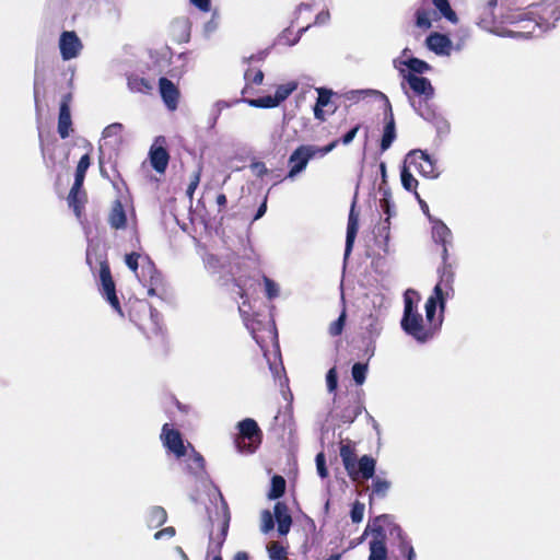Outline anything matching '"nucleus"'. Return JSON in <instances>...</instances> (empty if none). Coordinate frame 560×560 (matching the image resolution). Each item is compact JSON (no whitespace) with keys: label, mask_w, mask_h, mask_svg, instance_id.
I'll use <instances>...</instances> for the list:
<instances>
[{"label":"nucleus","mask_w":560,"mask_h":560,"mask_svg":"<svg viewBox=\"0 0 560 560\" xmlns=\"http://www.w3.org/2000/svg\"><path fill=\"white\" fill-rule=\"evenodd\" d=\"M360 129V125H355L353 128H351L347 133H345L340 140H337L338 143L341 142L345 145L350 144L353 139L355 138L358 131Z\"/></svg>","instance_id":"obj_59"},{"label":"nucleus","mask_w":560,"mask_h":560,"mask_svg":"<svg viewBox=\"0 0 560 560\" xmlns=\"http://www.w3.org/2000/svg\"><path fill=\"white\" fill-rule=\"evenodd\" d=\"M249 106L256 108H273L279 106L275 96L266 95L258 98H246L244 100Z\"/></svg>","instance_id":"obj_36"},{"label":"nucleus","mask_w":560,"mask_h":560,"mask_svg":"<svg viewBox=\"0 0 560 560\" xmlns=\"http://www.w3.org/2000/svg\"><path fill=\"white\" fill-rule=\"evenodd\" d=\"M172 30L179 42H188L190 37V26L187 19H176L172 23Z\"/></svg>","instance_id":"obj_30"},{"label":"nucleus","mask_w":560,"mask_h":560,"mask_svg":"<svg viewBox=\"0 0 560 560\" xmlns=\"http://www.w3.org/2000/svg\"><path fill=\"white\" fill-rule=\"evenodd\" d=\"M244 79L246 81H250L253 82L254 84L256 85H259L262 83L264 81V72L261 70H257L253 75H252V69H247L244 73Z\"/></svg>","instance_id":"obj_57"},{"label":"nucleus","mask_w":560,"mask_h":560,"mask_svg":"<svg viewBox=\"0 0 560 560\" xmlns=\"http://www.w3.org/2000/svg\"><path fill=\"white\" fill-rule=\"evenodd\" d=\"M186 470L198 479H202L207 475L205 469V458L201 454L191 447V453L188 455Z\"/></svg>","instance_id":"obj_24"},{"label":"nucleus","mask_w":560,"mask_h":560,"mask_svg":"<svg viewBox=\"0 0 560 560\" xmlns=\"http://www.w3.org/2000/svg\"><path fill=\"white\" fill-rule=\"evenodd\" d=\"M406 163L413 165L419 173L428 178H436L440 172L436 167V161L422 150H412L406 156Z\"/></svg>","instance_id":"obj_7"},{"label":"nucleus","mask_w":560,"mask_h":560,"mask_svg":"<svg viewBox=\"0 0 560 560\" xmlns=\"http://www.w3.org/2000/svg\"><path fill=\"white\" fill-rule=\"evenodd\" d=\"M427 3L429 0H423ZM431 3L436 8V10L444 16L447 21L452 23H457V15L451 8L448 0H430Z\"/></svg>","instance_id":"obj_31"},{"label":"nucleus","mask_w":560,"mask_h":560,"mask_svg":"<svg viewBox=\"0 0 560 560\" xmlns=\"http://www.w3.org/2000/svg\"><path fill=\"white\" fill-rule=\"evenodd\" d=\"M340 457L348 475L354 474V463H357V455L354 447L350 443H341Z\"/></svg>","instance_id":"obj_27"},{"label":"nucleus","mask_w":560,"mask_h":560,"mask_svg":"<svg viewBox=\"0 0 560 560\" xmlns=\"http://www.w3.org/2000/svg\"><path fill=\"white\" fill-rule=\"evenodd\" d=\"M372 525H396V520L390 514H382L374 517Z\"/></svg>","instance_id":"obj_58"},{"label":"nucleus","mask_w":560,"mask_h":560,"mask_svg":"<svg viewBox=\"0 0 560 560\" xmlns=\"http://www.w3.org/2000/svg\"><path fill=\"white\" fill-rule=\"evenodd\" d=\"M109 225L115 230L125 229L127 223L126 212L120 200H115L108 217Z\"/></svg>","instance_id":"obj_25"},{"label":"nucleus","mask_w":560,"mask_h":560,"mask_svg":"<svg viewBox=\"0 0 560 560\" xmlns=\"http://www.w3.org/2000/svg\"><path fill=\"white\" fill-rule=\"evenodd\" d=\"M444 283H441L440 281L435 284L433 289V293L429 299H433L438 304L441 313H444L446 307V295L447 293H444Z\"/></svg>","instance_id":"obj_39"},{"label":"nucleus","mask_w":560,"mask_h":560,"mask_svg":"<svg viewBox=\"0 0 560 560\" xmlns=\"http://www.w3.org/2000/svg\"><path fill=\"white\" fill-rule=\"evenodd\" d=\"M203 262L206 268L213 273L219 272L223 267L221 258L214 254H207L203 258Z\"/></svg>","instance_id":"obj_46"},{"label":"nucleus","mask_w":560,"mask_h":560,"mask_svg":"<svg viewBox=\"0 0 560 560\" xmlns=\"http://www.w3.org/2000/svg\"><path fill=\"white\" fill-rule=\"evenodd\" d=\"M416 25L420 28H430L431 27V19L430 13L424 8H419L416 11Z\"/></svg>","instance_id":"obj_47"},{"label":"nucleus","mask_w":560,"mask_h":560,"mask_svg":"<svg viewBox=\"0 0 560 560\" xmlns=\"http://www.w3.org/2000/svg\"><path fill=\"white\" fill-rule=\"evenodd\" d=\"M175 535L174 527H164L162 530H159L155 533L154 538L155 539H162V538H171Z\"/></svg>","instance_id":"obj_63"},{"label":"nucleus","mask_w":560,"mask_h":560,"mask_svg":"<svg viewBox=\"0 0 560 560\" xmlns=\"http://www.w3.org/2000/svg\"><path fill=\"white\" fill-rule=\"evenodd\" d=\"M317 472L320 478H326L328 476V470L326 467V459L324 453H318L315 458Z\"/></svg>","instance_id":"obj_55"},{"label":"nucleus","mask_w":560,"mask_h":560,"mask_svg":"<svg viewBox=\"0 0 560 560\" xmlns=\"http://www.w3.org/2000/svg\"><path fill=\"white\" fill-rule=\"evenodd\" d=\"M389 488H390L389 481H387L386 479H382L378 476L373 477L372 494L383 498L386 495Z\"/></svg>","instance_id":"obj_42"},{"label":"nucleus","mask_w":560,"mask_h":560,"mask_svg":"<svg viewBox=\"0 0 560 560\" xmlns=\"http://www.w3.org/2000/svg\"><path fill=\"white\" fill-rule=\"evenodd\" d=\"M110 160H112V154L109 153L108 156H106L105 145H100V158H98L100 171H101L102 176L105 178H109V175L105 168V163L110 162Z\"/></svg>","instance_id":"obj_53"},{"label":"nucleus","mask_w":560,"mask_h":560,"mask_svg":"<svg viewBox=\"0 0 560 560\" xmlns=\"http://www.w3.org/2000/svg\"><path fill=\"white\" fill-rule=\"evenodd\" d=\"M346 323V312L342 311V313L339 315V317L334 320L328 328V332L330 336L336 337L341 335L343 327Z\"/></svg>","instance_id":"obj_48"},{"label":"nucleus","mask_w":560,"mask_h":560,"mask_svg":"<svg viewBox=\"0 0 560 560\" xmlns=\"http://www.w3.org/2000/svg\"><path fill=\"white\" fill-rule=\"evenodd\" d=\"M330 19V14H329V11L328 10H324V11H320L316 16H315V22L314 24L316 25H324L326 24Z\"/></svg>","instance_id":"obj_64"},{"label":"nucleus","mask_w":560,"mask_h":560,"mask_svg":"<svg viewBox=\"0 0 560 560\" xmlns=\"http://www.w3.org/2000/svg\"><path fill=\"white\" fill-rule=\"evenodd\" d=\"M376 460L370 455H363L354 463V474L349 477L357 481L359 479L369 480L374 477Z\"/></svg>","instance_id":"obj_19"},{"label":"nucleus","mask_w":560,"mask_h":560,"mask_svg":"<svg viewBox=\"0 0 560 560\" xmlns=\"http://www.w3.org/2000/svg\"><path fill=\"white\" fill-rule=\"evenodd\" d=\"M220 16L217 11H214L211 15V19L203 26L205 36L209 37L213 34L219 27Z\"/></svg>","instance_id":"obj_49"},{"label":"nucleus","mask_w":560,"mask_h":560,"mask_svg":"<svg viewBox=\"0 0 560 560\" xmlns=\"http://www.w3.org/2000/svg\"><path fill=\"white\" fill-rule=\"evenodd\" d=\"M425 43L427 47L436 55H450L448 49L452 45V42L446 35L441 33H432L427 37Z\"/></svg>","instance_id":"obj_23"},{"label":"nucleus","mask_w":560,"mask_h":560,"mask_svg":"<svg viewBox=\"0 0 560 560\" xmlns=\"http://www.w3.org/2000/svg\"><path fill=\"white\" fill-rule=\"evenodd\" d=\"M238 433L234 443L237 451L242 454H253L261 444L262 432L257 422L252 418H246L237 423Z\"/></svg>","instance_id":"obj_5"},{"label":"nucleus","mask_w":560,"mask_h":560,"mask_svg":"<svg viewBox=\"0 0 560 560\" xmlns=\"http://www.w3.org/2000/svg\"><path fill=\"white\" fill-rule=\"evenodd\" d=\"M122 129V124L114 122L103 130V142L100 145H105V152L107 149L115 150L121 143Z\"/></svg>","instance_id":"obj_22"},{"label":"nucleus","mask_w":560,"mask_h":560,"mask_svg":"<svg viewBox=\"0 0 560 560\" xmlns=\"http://www.w3.org/2000/svg\"><path fill=\"white\" fill-rule=\"evenodd\" d=\"M396 139V126H395V119L392 110V105L389 101H387V112H385V126L383 136L381 139V151L385 152L390 148L393 142Z\"/></svg>","instance_id":"obj_20"},{"label":"nucleus","mask_w":560,"mask_h":560,"mask_svg":"<svg viewBox=\"0 0 560 560\" xmlns=\"http://www.w3.org/2000/svg\"><path fill=\"white\" fill-rule=\"evenodd\" d=\"M420 294L413 289H407L404 293V314L400 320L402 330L420 343L433 338V329L424 325L422 315L417 310Z\"/></svg>","instance_id":"obj_1"},{"label":"nucleus","mask_w":560,"mask_h":560,"mask_svg":"<svg viewBox=\"0 0 560 560\" xmlns=\"http://www.w3.org/2000/svg\"><path fill=\"white\" fill-rule=\"evenodd\" d=\"M264 283L266 295L269 300H272L279 295V285L273 280L267 276H264Z\"/></svg>","instance_id":"obj_50"},{"label":"nucleus","mask_w":560,"mask_h":560,"mask_svg":"<svg viewBox=\"0 0 560 560\" xmlns=\"http://www.w3.org/2000/svg\"><path fill=\"white\" fill-rule=\"evenodd\" d=\"M91 159L89 154H84L81 156L74 175V183L70 189L69 196H68V203L69 207L73 208L75 214L80 215V206L78 200V195L80 189L83 186L85 173L88 168L90 167Z\"/></svg>","instance_id":"obj_8"},{"label":"nucleus","mask_w":560,"mask_h":560,"mask_svg":"<svg viewBox=\"0 0 560 560\" xmlns=\"http://www.w3.org/2000/svg\"><path fill=\"white\" fill-rule=\"evenodd\" d=\"M380 205L382 210L387 214V218H390L394 205L390 201V195L385 189L383 190V198L380 200Z\"/></svg>","instance_id":"obj_56"},{"label":"nucleus","mask_w":560,"mask_h":560,"mask_svg":"<svg viewBox=\"0 0 560 560\" xmlns=\"http://www.w3.org/2000/svg\"><path fill=\"white\" fill-rule=\"evenodd\" d=\"M400 180L402 187L407 191H413L415 194L417 192L416 189L418 186V180L413 177V175L410 173L409 168L406 165L401 167Z\"/></svg>","instance_id":"obj_37"},{"label":"nucleus","mask_w":560,"mask_h":560,"mask_svg":"<svg viewBox=\"0 0 560 560\" xmlns=\"http://www.w3.org/2000/svg\"><path fill=\"white\" fill-rule=\"evenodd\" d=\"M358 230H359V214L355 212V199H354L352 202L350 212H349V218H348L345 256H343L345 261L348 259V257L350 256V254L352 252L354 240L358 234Z\"/></svg>","instance_id":"obj_18"},{"label":"nucleus","mask_w":560,"mask_h":560,"mask_svg":"<svg viewBox=\"0 0 560 560\" xmlns=\"http://www.w3.org/2000/svg\"><path fill=\"white\" fill-rule=\"evenodd\" d=\"M165 144V137L159 136L149 152L150 163L158 173H164L168 165L170 154Z\"/></svg>","instance_id":"obj_11"},{"label":"nucleus","mask_w":560,"mask_h":560,"mask_svg":"<svg viewBox=\"0 0 560 560\" xmlns=\"http://www.w3.org/2000/svg\"><path fill=\"white\" fill-rule=\"evenodd\" d=\"M546 14H549L550 18L553 20L552 23L548 22V19L545 16H540L539 20H535L533 18L527 16L526 12L520 11V10H511L506 12L505 14H501L500 16V23H506V24H518V23H525L523 26L524 31L515 32L514 34H518L523 37H538L544 32L549 30L551 26H555V22L560 20V4L557 7L550 9L549 12Z\"/></svg>","instance_id":"obj_2"},{"label":"nucleus","mask_w":560,"mask_h":560,"mask_svg":"<svg viewBox=\"0 0 560 560\" xmlns=\"http://www.w3.org/2000/svg\"><path fill=\"white\" fill-rule=\"evenodd\" d=\"M363 514H364V504L360 503L358 501L354 502L351 508V511H350V517H351L352 522L355 524L361 523L363 520Z\"/></svg>","instance_id":"obj_51"},{"label":"nucleus","mask_w":560,"mask_h":560,"mask_svg":"<svg viewBox=\"0 0 560 560\" xmlns=\"http://www.w3.org/2000/svg\"><path fill=\"white\" fill-rule=\"evenodd\" d=\"M249 167L257 177H262L268 174V168L264 162H253Z\"/></svg>","instance_id":"obj_61"},{"label":"nucleus","mask_w":560,"mask_h":560,"mask_svg":"<svg viewBox=\"0 0 560 560\" xmlns=\"http://www.w3.org/2000/svg\"><path fill=\"white\" fill-rule=\"evenodd\" d=\"M376 236L383 237L385 242L389 238V218H386L384 222L377 228Z\"/></svg>","instance_id":"obj_60"},{"label":"nucleus","mask_w":560,"mask_h":560,"mask_svg":"<svg viewBox=\"0 0 560 560\" xmlns=\"http://www.w3.org/2000/svg\"><path fill=\"white\" fill-rule=\"evenodd\" d=\"M495 7L497 0H490L481 13L479 24L487 30H490L491 25L497 22V15L493 13Z\"/></svg>","instance_id":"obj_32"},{"label":"nucleus","mask_w":560,"mask_h":560,"mask_svg":"<svg viewBox=\"0 0 560 560\" xmlns=\"http://www.w3.org/2000/svg\"><path fill=\"white\" fill-rule=\"evenodd\" d=\"M244 322H245L246 328L250 331V334H252L253 338L255 339V341L259 346H261V340L257 336V327H256V325L258 323L256 320H254V319H247L246 317H244Z\"/></svg>","instance_id":"obj_62"},{"label":"nucleus","mask_w":560,"mask_h":560,"mask_svg":"<svg viewBox=\"0 0 560 560\" xmlns=\"http://www.w3.org/2000/svg\"><path fill=\"white\" fill-rule=\"evenodd\" d=\"M72 101L71 93L65 94L61 98L58 116V133L61 139H66L70 135L72 126L70 103Z\"/></svg>","instance_id":"obj_16"},{"label":"nucleus","mask_w":560,"mask_h":560,"mask_svg":"<svg viewBox=\"0 0 560 560\" xmlns=\"http://www.w3.org/2000/svg\"><path fill=\"white\" fill-rule=\"evenodd\" d=\"M59 49L63 60H70L79 56L82 43L75 32H62L59 39Z\"/></svg>","instance_id":"obj_13"},{"label":"nucleus","mask_w":560,"mask_h":560,"mask_svg":"<svg viewBox=\"0 0 560 560\" xmlns=\"http://www.w3.org/2000/svg\"><path fill=\"white\" fill-rule=\"evenodd\" d=\"M219 497H220V502H221V514L218 515V517L214 520L210 516V521H211V523H218V525H229L231 517H230L228 504L224 501L223 495L220 492H219Z\"/></svg>","instance_id":"obj_45"},{"label":"nucleus","mask_w":560,"mask_h":560,"mask_svg":"<svg viewBox=\"0 0 560 560\" xmlns=\"http://www.w3.org/2000/svg\"><path fill=\"white\" fill-rule=\"evenodd\" d=\"M159 89L166 108L171 112L177 109L179 100L177 86L171 80L163 77L159 80Z\"/></svg>","instance_id":"obj_17"},{"label":"nucleus","mask_w":560,"mask_h":560,"mask_svg":"<svg viewBox=\"0 0 560 560\" xmlns=\"http://www.w3.org/2000/svg\"><path fill=\"white\" fill-rule=\"evenodd\" d=\"M298 89V82L291 81L285 84H280L277 86L275 92V98L277 103L280 105L283 101H285L295 90Z\"/></svg>","instance_id":"obj_34"},{"label":"nucleus","mask_w":560,"mask_h":560,"mask_svg":"<svg viewBox=\"0 0 560 560\" xmlns=\"http://www.w3.org/2000/svg\"><path fill=\"white\" fill-rule=\"evenodd\" d=\"M149 521L155 525H164L167 521V513L162 506H153L149 512Z\"/></svg>","instance_id":"obj_43"},{"label":"nucleus","mask_w":560,"mask_h":560,"mask_svg":"<svg viewBox=\"0 0 560 560\" xmlns=\"http://www.w3.org/2000/svg\"><path fill=\"white\" fill-rule=\"evenodd\" d=\"M431 223L433 224L432 237L434 242L441 245H445V243L448 242V238L452 237L451 230L446 226V224L443 221L439 219L433 220Z\"/></svg>","instance_id":"obj_28"},{"label":"nucleus","mask_w":560,"mask_h":560,"mask_svg":"<svg viewBox=\"0 0 560 560\" xmlns=\"http://www.w3.org/2000/svg\"><path fill=\"white\" fill-rule=\"evenodd\" d=\"M439 304L433 299H428L425 302V319L428 326L433 329V334L442 326L443 323V313L440 312L439 317H436V308Z\"/></svg>","instance_id":"obj_26"},{"label":"nucleus","mask_w":560,"mask_h":560,"mask_svg":"<svg viewBox=\"0 0 560 560\" xmlns=\"http://www.w3.org/2000/svg\"><path fill=\"white\" fill-rule=\"evenodd\" d=\"M137 278L144 287H148L149 295H156L158 289L162 284V275L155 268L153 261L145 256L141 262V273H137Z\"/></svg>","instance_id":"obj_9"},{"label":"nucleus","mask_w":560,"mask_h":560,"mask_svg":"<svg viewBox=\"0 0 560 560\" xmlns=\"http://www.w3.org/2000/svg\"><path fill=\"white\" fill-rule=\"evenodd\" d=\"M285 490V480L283 477L276 475L271 478L270 490L268 497L270 499H279Z\"/></svg>","instance_id":"obj_35"},{"label":"nucleus","mask_w":560,"mask_h":560,"mask_svg":"<svg viewBox=\"0 0 560 560\" xmlns=\"http://www.w3.org/2000/svg\"><path fill=\"white\" fill-rule=\"evenodd\" d=\"M128 89L133 93H149L153 85L151 82L144 78H140L138 75H129L127 80Z\"/></svg>","instance_id":"obj_29"},{"label":"nucleus","mask_w":560,"mask_h":560,"mask_svg":"<svg viewBox=\"0 0 560 560\" xmlns=\"http://www.w3.org/2000/svg\"><path fill=\"white\" fill-rule=\"evenodd\" d=\"M440 282L444 283L446 289L452 290V283L454 280V272L452 270V266L448 262L442 264V266L438 270Z\"/></svg>","instance_id":"obj_38"},{"label":"nucleus","mask_w":560,"mask_h":560,"mask_svg":"<svg viewBox=\"0 0 560 560\" xmlns=\"http://www.w3.org/2000/svg\"><path fill=\"white\" fill-rule=\"evenodd\" d=\"M143 258L144 257H141L140 254L133 252L126 255L125 262L137 276V273H141V262Z\"/></svg>","instance_id":"obj_44"},{"label":"nucleus","mask_w":560,"mask_h":560,"mask_svg":"<svg viewBox=\"0 0 560 560\" xmlns=\"http://www.w3.org/2000/svg\"><path fill=\"white\" fill-rule=\"evenodd\" d=\"M364 329H365V336L363 337V339H377V337L381 335V331H382V324L377 317L370 315L366 318V324H365Z\"/></svg>","instance_id":"obj_33"},{"label":"nucleus","mask_w":560,"mask_h":560,"mask_svg":"<svg viewBox=\"0 0 560 560\" xmlns=\"http://www.w3.org/2000/svg\"><path fill=\"white\" fill-rule=\"evenodd\" d=\"M371 535L369 560H386L387 549L385 545L384 527H365L364 536Z\"/></svg>","instance_id":"obj_10"},{"label":"nucleus","mask_w":560,"mask_h":560,"mask_svg":"<svg viewBox=\"0 0 560 560\" xmlns=\"http://www.w3.org/2000/svg\"><path fill=\"white\" fill-rule=\"evenodd\" d=\"M338 145V141H331L325 147L303 144L298 147L289 158L290 170L285 178L293 179L307 166L310 160L316 156H325Z\"/></svg>","instance_id":"obj_4"},{"label":"nucleus","mask_w":560,"mask_h":560,"mask_svg":"<svg viewBox=\"0 0 560 560\" xmlns=\"http://www.w3.org/2000/svg\"><path fill=\"white\" fill-rule=\"evenodd\" d=\"M326 384H327V389L329 393H332L337 389L338 375H337V370L335 366L328 370V372L326 374Z\"/></svg>","instance_id":"obj_52"},{"label":"nucleus","mask_w":560,"mask_h":560,"mask_svg":"<svg viewBox=\"0 0 560 560\" xmlns=\"http://www.w3.org/2000/svg\"><path fill=\"white\" fill-rule=\"evenodd\" d=\"M393 66L398 71L399 69H404L402 67H406L409 70L408 73L416 75L425 73L431 70V66L428 62L416 57H409L407 59L395 58L393 60Z\"/></svg>","instance_id":"obj_21"},{"label":"nucleus","mask_w":560,"mask_h":560,"mask_svg":"<svg viewBox=\"0 0 560 560\" xmlns=\"http://www.w3.org/2000/svg\"><path fill=\"white\" fill-rule=\"evenodd\" d=\"M100 291L102 295L106 299V301L110 304V306L122 316V311L120 307V303L118 296L116 294V285L113 280L110 268L107 261H101L100 271Z\"/></svg>","instance_id":"obj_6"},{"label":"nucleus","mask_w":560,"mask_h":560,"mask_svg":"<svg viewBox=\"0 0 560 560\" xmlns=\"http://www.w3.org/2000/svg\"><path fill=\"white\" fill-rule=\"evenodd\" d=\"M161 439L163 445L177 458L186 455V447L180 433L177 430L170 429L167 423L162 428Z\"/></svg>","instance_id":"obj_14"},{"label":"nucleus","mask_w":560,"mask_h":560,"mask_svg":"<svg viewBox=\"0 0 560 560\" xmlns=\"http://www.w3.org/2000/svg\"><path fill=\"white\" fill-rule=\"evenodd\" d=\"M316 91L318 93V97L316 100V105H319L323 107L327 106L330 102L332 92L325 88H317Z\"/></svg>","instance_id":"obj_54"},{"label":"nucleus","mask_w":560,"mask_h":560,"mask_svg":"<svg viewBox=\"0 0 560 560\" xmlns=\"http://www.w3.org/2000/svg\"><path fill=\"white\" fill-rule=\"evenodd\" d=\"M368 373V363L357 362L352 365L351 374L357 385H362L365 382Z\"/></svg>","instance_id":"obj_41"},{"label":"nucleus","mask_w":560,"mask_h":560,"mask_svg":"<svg viewBox=\"0 0 560 560\" xmlns=\"http://www.w3.org/2000/svg\"><path fill=\"white\" fill-rule=\"evenodd\" d=\"M399 74L402 78L400 83L401 90L410 106L418 114V106H431L434 88L428 78L407 73L405 69H399Z\"/></svg>","instance_id":"obj_3"},{"label":"nucleus","mask_w":560,"mask_h":560,"mask_svg":"<svg viewBox=\"0 0 560 560\" xmlns=\"http://www.w3.org/2000/svg\"><path fill=\"white\" fill-rule=\"evenodd\" d=\"M261 525H292V517L288 506L282 502H277L273 513L269 510L261 512Z\"/></svg>","instance_id":"obj_15"},{"label":"nucleus","mask_w":560,"mask_h":560,"mask_svg":"<svg viewBox=\"0 0 560 560\" xmlns=\"http://www.w3.org/2000/svg\"><path fill=\"white\" fill-rule=\"evenodd\" d=\"M418 115L425 121L432 124L439 137H444L450 132V122L436 110L434 105L418 106Z\"/></svg>","instance_id":"obj_12"},{"label":"nucleus","mask_w":560,"mask_h":560,"mask_svg":"<svg viewBox=\"0 0 560 560\" xmlns=\"http://www.w3.org/2000/svg\"><path fill=\"white\" fill-rule=\"evenodd\" d=\"M267 550L269 558L271 560H285L287 559V549L278 541H270L267 545Z\"/></svg>","instance_id":"obj_40"}]
</instances>
